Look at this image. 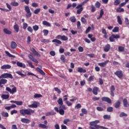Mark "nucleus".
Instances as JSON below:
<instances>
[{"label": "nucleus", "instance_id": "obj_1", "mask_svg": "<svg viewBox=\"0 0 129 129\" xmlns=\"http://www.w3.org/2000/svg\"><path fill=\"white\" fill-rule=\"evenodd\" d=\"M89 2V0H85L83 2L81 3L80 5H78L76 7V9H78L77 11V13L78 15H80V14H81V12L82 11H83V7L82 6H84L85 4H87Z\"/></svg>", "mask_w": 129, "mask_h": 129}, {"label": "nucleus", "instance_id": "obj_2", "mask_svg": "<svg viewBox=\"0 0 129 129\" xmlns=\"http://www.w3.org/2000/svg\"><path fill=\"white\" fill-rule=\"evenodd\" d=\"M3 78H10V79H13L14 77H13V75L11 74L4 73L0 76V79H3Z\"/></svg>", "mask_w": 129, "mask_h": 129}, {"label": "nucleus", "instance_id": "obj_3", "mask_svg": "<svg viewBox=\"0 0 129 129\" xmlns=\"http://www.w3.org/2000/svg\"><path fill=\"white\" fill-rule=\"evenodd\" d=\"M54 110L56 111V112L59 113L60 115H64L65 114V109H63V108H59L57 107H54Z\"/></svg>", "mask_w": 129, "mask_h": 129}, {"label": "nucleus", "instance_id": "obj_4", "mask_svg": "<svg viewBox=\"0 0 129 129\" xmlns=\"http://www.w3.org/2000/svg\"><path fill=\"white\" fill-rule=\"evenodd\" d=\"M25 11L26 12V18H31V17H32V13L30 10V7H29V6H26L25 8Z\"/></svg>", "mask_w": 129, "mask_h": 129}, {"label": "nucleus", "instance_id": "obj_5", "mask_svg": "<svg viewBox=\"0 0 129 129\" xmlns=\"http://www.w3.org/2000/svg\"><path fill=\"white\" fill-rule=\"evenodd\" d=\"M57 103L59 105V108H63V109L66 110V107L63 105V100L62 98H59L57 100Z\"/></svg>", "mask_w": 129, "mask_h": 129}, {"label": "nucleus", "instance_id": "obj_6", "mask_svg": "<svg viewBox=\"0 0 129 129\" xmlns=\"http://www.w3.org/2000/svg\"><path fill=\"white\" fill-rule=\"evenodd\" d=\"M115 75L117 76L118 78H122L123 77V74L122 73V71H117L114 73Z\"/></svg>", "mask_w": 129, "mask_h": 129}, {"label": "nucleus", "instance_id": "obj_7", "mask_svg": "<svg viewBox=\"0 0 129 129\" xmlns=\"http://www.w3.org/2000/svg\"><path fill=\"white\" fill-rule=\"evenodd\" d=\"M39 104L40 103L38 102H34L33 104L28 105V107H30V108H37Z\"/></svg>", "mask_w": 129, "mask_h": 129}, {"label": "nucleus", "instance_id": "obj_8", "mask_svg": "<svg viewBox=\"0 0 129 129\" xmlns=\"http://www.w3.org/2000/svg\"><path fill=\"white\" fill-rule=\"evenodd\" d=\"M89 128L90 129H99V128L108 129V128L106 127L100 126L99 125H95V127H94L93 126H90Z\"/></svg>", "mask_w": 129, "mask_h": 129}, {"label": "nucleus", "instance_id": "obj_9", "mask_svg": "<svg viewBox=\"0 0 129 129\" xmlns=\"http://www.w3.org/2000/svg\"><path fill=\"white\" fill-rule=\"evenodd\" d=\"M100 121L99 120H96L95 121H93L90 122V126H94L93 127H95V125H98L97 123H99Z\"/></svg>", "mask_w": 129, "mask_h": 129}, {"label": "nucleus", "instance_id": "obj_10", "mask_svg": "<svg viewBox=\"0 0 129 129\" xmlns=\"http://www.w3.org/2000/svg\"><path fill=\"white\" fill-rule=\"evenodd\" d=\"M25 111L26 112L27 115H31L32 113H34L35 112V111L34 110H32V109H25Z\"/></svg>", "mask_w": 129, "mask_h": 129}, {"label": "nucleus", "instance_id": "obj_11", "mask_svg": "<svg viewBox=\"0 0 129 129\" xmlns=\"http://www.w3.org/2000/svg\"><path fill=\"white\" fill-rule=\"evenodd\" d=\"M28 58L29 59H30V60H31L33 62H34V63H37V64L39 63V61H38L37 59H36V58H35V57H34V56H33V55H32L31 54L28 55Z\"/></svg>", "mask_w": 129, "mask_h": 129}, {"label": "nucleus", "instance_id": "obj_12", "mask_svg": "<svg viewBox=\"0 0 129 129\" xmlns=\"http://www.w3.org/2000/svg\"><path fill=\"white\" fill-rule=\"evenodd\" d=\"M102 101L107 102L108 103H110L111 102V100L110 98L106 97H103L102 98Z\"/></svg>", "mask_w": 129, "mask_h": 129}, {"label": "nucleus", "instance_id": "obj_13", "mask_svg": "<svg viewBox=\"0 0 129 129\" xmlns=\"http://www.w3.org/2000/svg\"><path fill=\"white\" fill-rule=\"evenodd\" d=\"M108 62H109V60H107L103 62L98 63V65H99V66H100V67H105V66H106V64H107Z\"/></svg>", "mask_w": 129, "mask_h": 129}, {"label": "nucleus", "instance_id": "obj_14", "mask_svg": "<svg viewBox=\"0 0 129 129\" xmlns=\"http://www.w3.org/2000/svg\"><path fill=\"white\" fill-rule=\"evenodd\" d=\"M12 68V66L10 64H4L1 67V69L5 70L6 69H11Z\"/></svg>", "mask_w": 129, "mask_h": 129}, {"label": "nucleus", "instance_id": "obj_15", "mask_svg": "<svg viewBox=\"0 0 129 129\" xmlns=\"http://www.w3.org/2000/svg\"><path fill=\"white\" fill-rule=\"evenodd\" d=\"M16 64L18 67H21V68H26V64L20 61H17Z\"/></svg>", "mask_w": 129, "mask_h": 129}, {"label": "nucleus", "instance_id": "obj_16", "mask_svg": "<svg viewBox=\"0 0 129 129\" xmlns=\"http://www.w3.org/2000/svg\"><path fill=\"white\" fill-rule=\"evenodd\" d=\"M8 82V80L5 79H2L0 80V87H3L2 84H6Z\"/></svg>", "mask_w": 129, "mask_h": 129}, {"label": "nucleus", "instance_id": "obj_17", "mask_svg": "<svg viewBox=\"0 0 129 129\" xmlns=\"http://www.w3.org/2000/svg\"><path fill=\"white\" fill-rule=\"evenodd\" d=\"M98 90H99V88L97 87H95L92 90V92L94 95H97Z\"/></svg>", "mask_w": 129, "mask_h": 129}, {"label": "nucleus", "instance_id": "obj_18", "mask_svg": "<svg viewBox=\"0 0 129 129\" xmlns=\"http://www.w3.org/2000/svg\"><path fill=\"white\" fill-rule=\"evenodd\" d=\"M21 121L23 123H29V122H31V120L29 119L23 118L21 119Z\"/></svg>", "mask_w": 129, "mask_h": 129}, {"label": "nucleus", "instance_id": "obj_19", "mask_svg": "<svg viewBox=\"0 0 129 129\" xmlns=\"http://www.w3.org/2000/svg\"><path fill=\"white\" fill-rule=\"evenodd\" d=\"M18 46V44L15 41H12L11 43V47L12 49H16Z\"/></svg>", "mask_w": 129, "mask_h": 129}, {"label": "nucleus", "instance_id": "obj_20", "mask_svg": "<svg viewBox=\"0 0 129 129\" xmlns=\"http://www.w3.org/2000/svg\"><path fill=\"white\" fill-rule=\"evenodd\" d=\"M52 43H56V44H55L56 46H58V44H62V42L61 41L58 40V39H53L52 41Z\"/></svg>", "mask_w": 129, "mask_h": 129}, {"label": "nucleus", "instance_id": "obj_21", "mask_svg": "<svg viewBox=\"0 0 129 129\" xmlns=\"http://www.w3.org/2000/svg\"><path fill=\"white\" fill-rule=\"evenodd\" d=\"M109 50H110V44L106 45L104 48V51H105V52H108Z\"/></svg>", "mask_w": 129, "mask_h": 129}, {"label": "nucleus", "instance_id": "obj_22", "mask_svg": "<svg viewBox=\"0 0 129 129\" xmlns=\"http://www.w3.org/2000/svg\"><path fill=\"white\" fill-rule=\"evenodd\" d=\"M36 70L38 72H39V73H40V74H41V75H45V72H44V71H43V70H42L41 69L39 68H36Z\"/></svg>", "mask_w": 129, "mask_h": 129}, {"label": "nucleus", "instance_id": "obj_23", "mask_svg": "<svg viewBox=\"0 0 129 129\" xmlns=\"http://www.w3.org/2000/svg\"><path fill=\"white\" fill-rule=\"evenodd\" d=\"M30 50H31V52H33V53H34V54L36 55V56H40V54L39 53V52H38L37 51H36V49H35V48L32 47L30 49Z\"/></svg>", "mask_w": 129, "mask_h": 129}, {"label": "nucleus", "instance_id": "obj_24", "mask_svg": "<svg viewBox=\"0 0 129 129\" xmlns=\"http://www.w3.org/2000/svg\"><path fill=\"white\" fill-rule=\"evenodd\" d=\"M78 72H80V73H86V70L83 69L82 68H78Z\"/></svg>", "mask_w": 129, "mask_h": 129}, {"label": "nucleus", "instance_id": "obj_25", "mask_svg": "<svg viewBox=\"0 0 129 129\" xmlns=\"http://www.w3.org/2000/svg\"><path fill=\"white\" fill-rule=\"evenodd\" d=\"M20 112L21 114H22L24 116H25V115H27V113L26 112V109H21L20 110Z\"/></svg>", "mask_w": 129, "mask_h": 129}, {"label": "nucleus", "instance_id": "obj_26", "mask_svg": "<svg viewBox=\"0 0 129 129\" xmlns=\"http://www.w3.org/2000/svg\"><path fill=\"white\" fill-rule=\"evenodd\" d=\"M14 29L16 33H19V25H18V24H15V25H14Z\"/></svg>", "mask_w": 129, "mask_h": 129}, {"label": "nucleus", "instance_id": "obj_27", "mask_svg": "<svg viewBox=\"0 0 129 129\" xmlns=\"http://www.w3.org/2000/svg\"><path fill=\"white\" fill-rule=\"evenodd\" d=\"M5 53L6 55L8 56V57H10V58H16V56L13 55V54H10V52L8 51H6Z\"/></svg>", "mask_w": 129, "mask_h": 129}, {"label": "nucleus", "instance_id": "obj_28", "mask_svg": "<svg viewBox=\"0 0 129 129\" xmlns=\"http://www.w3.org/2000/svg\"><path fill=\"white\" fill-rule=\"evenodd\" d=\"M2 116L4 117H9V113L7 112L3 111L1 113Z\"/></svg>", "mask_w": 129, "mask_h": 129}, {"label": "nucleus", "instance_id": "obj_29", "mask_svg": "<svg viewBox=\"0 0 129 129\" xmlns=\"http://www.w3.org/2000/svg\"><path fill=\"white\" fill-rule=\"evenodd\" d=\"M4 33H5V34H7V35H11V34H12V32H11V31L9 30L7 28L4 29Z\"/></svg>", "mask_w": 129, "mask_h": 129}, {"label": "nucleus", "instance_id": "obj_30", "mask_svg": "<svg viewBox=\"0 0 129 129\" xmlns=\"http://www.w3.org/2000/svg\"><path fill=\"white\" fill-rule=\"evenodd\" d=\"M117 19L119 25H122V21H121V18H120L119 16L117 17Z\"/></svg>", "mask_w": 129, "mask_h": 129}, {"label": "nucleus", "instance_id": "obj_31", "mask_svg": "<svg viewBox=\"0 0 129 129\" xmlns=\"http://www.w3.org/2000/svg\"><path fill=\"white\" fill-rule=\"evenodd\" d=\"M39 127H41V128H48V126L44 124L40 123L38 125Z\"/></svg>", "mask_w": 129, "mask_h": 129}, {"label": "nucleus", "instance_id": "obj_32", "mask_svg": "<svg viewBox=\"0 0 129 129\" xmlns=\"http://www.w3.org/2000/svg\"><path fill=\"white\" fill-rule=\"evenodd\" d=\"M43 25L46 26L47 27H51V24L46 21H43Z\"/></svg>", "mask_w": 129, "mask_h": 129}, {"label": "nucleus", "instance_id": "obj_33", "mask_svg": "<svg viewBox=\"0 0 129 129\" xmlns=\"http://www.w3.org/2000/svg\"><path fill=\"white\" fill-rule=\"evenodd\" d=\"M120 106V102L119 101H117L115 103V108H118Z\"/></svg>", "mask_w": 129, "mask_h": 129}, {"label": "nucleus", "instance_id": "obj_34", "mask_svg": "<svg viewBox=\"0 0 129 129\" xmlns=\"http://www.w3.org/2000/svg\"><path fill=\"white\" fill-rule=\"evenodd\" d=\"M27 63L29 64V66L31 67V68H35V67L33 66V63L30 60H27Z\"/></svg>", "mask_w": 129, "mask_h": 129}, {"label": "nucleus", "instance_id": "obj_35", "mask_svg": "<svg viewBox=\"0 0 129 129\" xmlns=\"http://www.w3.org/2000/svg\"><path fill=\"white\" fill-rule=\"evenodd\" d=\"M123 103L124 107H127V100L126 99H124L123 100Z\"/></svg>", "mask_w": 129, "mask_h": 129}, {"label": "nucleus", "instance_id": "obj_36", "mask_svg": "<svg viewBox=\"0 0 129 129\" xmlns=\"http://www.w3.org/2000/svg\"><path fill=\"white\" fill-rule=\"evenodd\" d=\"M70 21L72 22V23H75L76 22V18H75L74 16H72L70 18Z\"/></svg>", "mask_w": 129, "mask_h": 129}, {"label": "nucleus", "instance_id": "obj_37", "mask_svg": "<svg viewBox=\"0 0 129 129\" xmlns=\"http://www.w3.org/2000/svg\"><path fill=\"white\" fill-rule=\"evenodd\" d=\"M10 97V95H2V98H3V99H9Z\"/></svg>", "mask_w": 129, "mask_h": 129}, {"label": "nucleus", "instance_id": "obj_38", "mask_svg": "<svg viewBox=\"0 0 129 129\" xmlns=\"http://www.w3.org/2000/svg\"><path fill=\"white\" fill-rule=\"evenodd\" d=\"M17 92V87H14L11 90V94H14V93H16Z\"/></svg>", "mask_w": 129, "mask_h": 129}, {"label": "nucleus", "instance_id": "obj_39", "mask_svg": "<svg viewBox=\"0 0 129 129\" xmlns=\"http://www.w3.org/2000/svg\"><path fill=\"white\" fill-rule=\"evenodd\" d=\"M43 33L44 34V36H48V34H49V31L47 29H44L43 30Z\"/></svg>", "mask_w": 129, "mask_h": 129}, {"label": "nucleus", "instance_id": "obj_40", "mask_svg": "<svg viewBox=\"0 0 129 129\" xmlns=\"http://www.w3.org/2000/svg\"><path fill=\"white\" fill-rule=\"evenodd\" d=\"M119 30V28L118 27H115L114 29L112 30V32L113 33H117Z\"/></svg>", "mask_w": 129, "mask_h": 129}, {"label": "nucleus", "instance_id": "obj_41", "mask_svg": "<svg viewBox=\"0 0 129 129\" xmlns=\"http://www.w3.org/2000/svg\"><path fill=\"white\" fill-rule=\"evenodd\" d=\"M41 42H42V43H44V44H47L49 43V42H50V40L48 39H43L41 40Z\"/></svg>", "mask_w": 129, "mask_h": 129}, {"label": "nucleus", "instance_id": "obj_42", "mask_svg": "<svg viewBox=\"0 0 129 129\" xmlns=\"http://www.w3.org/2000/svg\"><path fill=\"white\" fill-rule=\"evenodd\" d=\"M16 73H17V74H18V75H20V76H22V77H23V76H27L26 75H24L23 74V72H22L21 71L16 72Z\"/></svg>", "mask_w": 129, "mask_h": 129}, {"label": "nucleus", "instance_id": "obj_43", "mask_svg": "<svg viewBox=\"0 0 129 129\" xmlns=\"http://www.w3.org/2000/svg\"><path fill=\"white\" fill-rule=\"evenodd\" d=\"M107 111H108V112H112V111H113V107H108L107 108Z\"/></svg>", "mask_w": 129, "mask_h": 129}, {"label": "nucleus", "instance_id": "obj_44", "mask_svg": "<svg viewBox=\"0 0 129 129\" xmlns=\"http://www.w3.org/2000/svg\"><path fill=\"white\" fill-rule=\"evenodd\" d=\"M60 59L63 63H65L66 62V59L65 58V56L64 55H61L60 57Z\"/></svg>", "mask_w": 129, "mask_h": 129}, {"label": "nucleus", "instance_id": "obj_45", "mask_svg": "<svg viewBox=\"0 0 129 129\" xmlns=\"http://www.w3.org/2000/svg\"><path fill=\"white\" fill-rule=\"evenodd\" d=\"M39 12H41V9H40V8H38V9H36L34 11V13L35 15H38Z\"/></svg>", "mask_w": 129, "mask_h": 129}, {"label": "nucleus", "instance_id": "obj_46", "mask_svg": "<svg viewBox=\"0 0 129 129\" xmlns=\"http://www.w3.org/2000/svg\"><path fill=\"white\" fill-rule=\"evenodd\" d=\"M118 50L119 52H123V51H124V47L123 46H119Z\"/></svg>", "mask_w": 129, "mask_h": 129}, {"label": "nucleus", "instance_id": "obj_47", "mask_svg": "<svg viewBox=\"0 0 129 129\" xmlns=\"http://www.w3.org/2000/svg\"><path fill=\"white\" fill-rule=\"evenodd\" d=\"M120 4V0H115L114 2V6H118Z\"/></svg>", "mask_w": 129, "mask_h": 129}, {"label": "nucleus", "instance_id": "obj_48", "mask_svg": "<svg viewBox=\"0 0 129 129\" xmlns=\"http://www.w3.org/2000/svg\"><path fill=\"white\" fill-rule=\"evenodd\" d=\"M81 21L82 23H83V24H86L87 23V21H86V19H85V18H84V17H82Z\"/></svg>", "mask_w": 129, "mask_h": 129}, {"label": "nucleus", "instance_id": "obj_49", "mask_svg": "<svg viewBox=\"0 0 129 129\" xmlns=\"http://www.w3.org/2000/svg\"><path fill=\"white\" fill-rule=\"evenodd\" d=\"M33 29L34 31H37L38 30H39V26L38 25H34L33 26Z\"/></svg>", "mask_w": 129, "mask_h": 129}, {"label": "nucleus", "instance_id": "obj_50", "mask_svg": "<svg viewBox=\"0 0 129 129\" xmlns=\"http://www.w3.org/2000/svg\"><path fill=\"white\" fill-rule=\"evenodd\" d=\"M109 40L110 42H114V37L113 34L109 37Z\"/></svg>", "mask_w": 129, "mask_h": 129}, {"label": "nucleus", "instance_id": "obj_51", "mask_svg": "<svg viewBox=\"0 0 129 129\" xmlns=\"http://www.w3.org/2000/svg\"><path fill=\"white\" fill-rule=\"evenodd\" d=\"M11 6H13V7H18L19 6V3L17 2H12L11 3Z\"/></svg>", "mask_w": 129, "mask_h": 129}, {"label": "nucleus", "instance_id": "obj_52", "mask_svg": "<svg viewBox=\"0 0 129 129\" xmlns=\"http://www.w3.org/2000/svg\"><path fill=\"white\" fill-rule=\"evenodd\" d=\"M61 40H62V41H67V40H68V37H67L65 35H63L61 36Z\"/></svg>", "mask_w": 129, "mask_h": 129}, {"label": "nucleus", "instance_id": "obj_53", "mask_svg": "<svg viewBox=\"0 0 129 129\" xmlns=\"http://www.w3.org/2000/svg\"><path fill=\"white\" fill-rule=\"evenodd\" d=\"M75 109H79V108H81V104H77V105L75 107Z\"/></svg>", "mask_w": 129, "mask_h": 129}, {"label": "nucleus", "instance_id": "obj_54", "mask_svg": "<svg viewBox=\"0 0 129 129\" xmlns=\"http://www.w3.org/2000/svg\"><path fill=\"white\" fill-rule=\"evenodd\" d=\"M120 117H123V116H127V114L124 112H121L119 115Z\"/></svg>", "mask_w": 129, "mask_h": 129}, {"label": "nucleus", "instance_id": "obj_55", "mask_svg": "<svg viewBox=\"0 0 129 129\" xmlns=\"http://www.w3.org/2000/svg\"><path fill=\"white\" fill-rule=\"evenodd\" d=\"M103 118L104 119H109L110 118V115H104L103 116Z\"/></svg>", "mask_w": 129, "mask_h": 129}, {"label": "nucleus", "instance_id": "obj_56", "mask_svg": "<svg viewBox=\"0 0 129 129\" xmlns=\"http://www.w3.org/2000/svg\"><path fill=\"white\" fill-rule=\"evenodd\" d=\"M27 30L28 31V32H29V33H33V28H32V27L31 26H29L27 28Z\"/></svg>", "mask_w": 129, "mask_h": 129}, {"label": "nucleus", "instance_id": "obj_57", "mask_svg": "<svg viewBox=\"0 0 129 129\" xmlns=\"http://www.w3.org/2000/svg\"><path fill=\"white\" fill-rule=\"evenodd\" d=\"M40 97H42V95L39 94H35L34 95L35 98H40Z\"/></svg>", "mask_w": 129, "mask_h": 129}, {"label": "nucleus", "instance_id": "obj_58", "mask_svg": "<svg viewBox=\"0 0 129 129\" xmlns=\"http://www.w3.org/2000/svg\"><path fill=\"white\" fill-rule=\"evenodd\" d=\"M82 112L84 113V114H87V110L85 108L82 109Z\"/></svg>", "mask_w": 129, "mask_h": 129}, {"label": "nucleus", "instance_id": "obj_59", "mask_svg": "<svg viewBox=\"0 0 129 129\" xmlns=\"http://www.w3.org/2000/svg\"><path fill=\"white\" fill-rule=\"evenodd\" d=\"M96 109L98 111H103V108L101 107H97Z\"/></svg>", "mask_w": 129, "mask_h": 129}, {"label": "nucleus", "instance_id": "obj_60", "mask_svg": "<svg viewBox=\"0 0 129 129\" xmlns=\"http://www.w3.org/2000/svg\"><path fill=\"white\" fill-rule=\"evenodd\" d=\"M17 105H23V101H16Z\"/></svg>", "mask_w": 129, "mask_h": 129}, {"label": "nucleus", "instance_id": "obj_61", "mask_svg": "<svg viewBox=\"0 0 129 129\" xmlns=\"http://www.w3.org/2000/svg\"><path fill=\"white\" fill-rule=\"evenodd\" d=\"M55 91H56L58 94H60L61 93V90L59 89L58 88H54Z\"/></svg>", "mask_w": 129, "mask_h": 129}, {"label": "nucleus", "instance_id": "obj_62", "mask_svg": "<svg viewBox=\"0 0 129 129\" xmlns=\"http://www.w3.org/2000/svg\"><path fill=\"white\" fill-rule=\"evenodd\" d=\"M110 92H113L114 90H115V87H114V86L112 85L110 87Z\"/></svg>", "mask_w": 129, "mask_h": 129}, {"label": "nucleus", "instance_id": "obj_63", "mask_svg": "<svg viewBox=\"0 0 129 129\" xmlns=\"http://www.w3.org/2000/svg\"><path fill=\"white\" fill-rule=\"evenodd\" d=\"M95 6L96 8H100V3L97 2L95 4Z\"/></svg>", "mask_w": 129, "mask_h": 129}, {"label": "nucleus", "instance_id": "obj_64", "mask_svg": "<svg viewBox=\"0 0 129 129\" xmlns=\"http://www.w3.org/2000/svg\"><path fill=\"white\" fill-rule=\"evenodd\" d=\"M11 129H18V127H17V125L13 124L11 126Z\"/></svg>", "mask_w": 129, "mask_h": 129}]
</instances>
